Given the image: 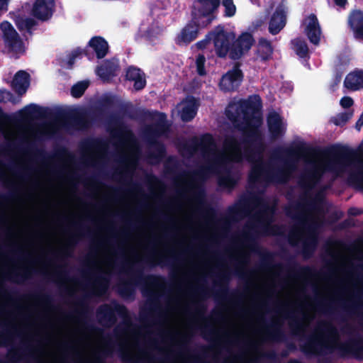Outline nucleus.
Masks as SVG:
<instances>
[{
  "instance_id": "c9c22d12",
  "label": "nucleus",
  "mask_w": 363,
  "mask_h": 363,
  "mask_svg": "<svg viewBox=\"0 0 363 363\" xmlns=\"http://www.w3.org/2000/svg\"><path fill=\"white\" fill-rule=\"evenodd\" d=\"M143 295L147 296L149 301V311L156 313L160 309L159 293L150 289H145L143 291Z\"/></svg>"
},
{
  "instance_id": "bf43d9fd",
  "label": "nucleus",
  "mask_w": 363,
  "mask_h": 363,
  "mask_svg": "<svg viewBox=\"0 0 363 363\" xmlns=\"http://www.w3.org/2000/svg\"><path fill=\"white\" fill-rule=\"evenodd\" d=\"M212 40V35H210V32L206 35V38L203 40L198 41L196 43V46L199 50H203L206 48L207 45Z\"/></svg>"
},
{
  "instance_id": "0eeeda50",
  "label": "nucleus",
  "mask_w": 363,
  "mask_h": 363,
  "mask_svg": "<svg viewBox=\"0 0 363 363\" xmlns=\"http://www.w3.org/2000/svg\"><path fill=\"white\" fill-rule=\"evenodd\" d=\"M108 281L101 274L96 277L93 284L90 285V290L82 297L77 299L76 305L80 308L77 310L75 313L78 315L80 321L82 323L84 328L88 331H98L99 328L90 323L89 318V308L88 300L93 296H101L104 295L108 289ZM89 287V285H86Z\"/></svg>"
},
{
  "instance_id": "774afa93",
  "label": "nucleus",
  "mask_w": 363,
  "mask_h": 363,
  "mask_svg": "<svg viewBox=\"0 0 363 363\" xmlns=\"http://www.w3.org/2000/svg\"><path fill=\"white\" fill-rule=\"evenodd\" d=\"M362 213L363 211L361 209L356 207H351L348 209L347 211L348 215L352 216H357L362 214Z\"/></svg>"
},
{
  "instance_id": "8fccbe9b",
  "label": "nucleus",
  "mask_w": 363,
  "mask_h": 363,
  "mask_svg": "<svg viewBox=\"0 0 363 363\" xmlns=\"http://www.w3.org/2000/svg\"><path fill=\"white\" fill-rule=\"evenodd\" d=\"M222 5L225 8L224 16L232 17L236 12V7L233 3V0H223Z\"/></svg>"
},
{
  "instance_id": "393cba45",
  "label": "nucleus",
  "mask_w": 363,
  "mask_h": 363,
  "mask_svg": "<svg viewBox=\"0 0 363 363\" xmlns=\"http://www.w3.org/2000/svg\"><path fill=\"white\" fill-rule=\"evenodd\" d=\"M286 21V13L283 6L279 5L277 6L270 18L269 23V33L272 35L278 34L285 26Z\"/></svg>"
},
{
  "instance_id": "3c124183",
  "label": "nucleus",
  "mask_w": 363,
  "mask_h": 363,
  "mask_svg": "<svg viewBox=\"0 0 363 363\" xmlns=\"http://www.w3.org/2000/svg\"><path fill=\"white\" fill-rule=\"evenodd\" d=\"M6 185L11 189L8 194H0V200L7 201L11 199L16 198L18 194V189L14 186L13 183L9 181Z\"/></svg>"
},
{
  "instance_id": "f03ea898",
  "label": "nucleus",
  "mask_w": 363,
  "mask_h": 363,
  "mask_svg": "<svg viewBox=\"0 0 363 363\" xmlns=\"http://www.w3.org/2000/svg\"><path fill=\"white\" fill-rule=\"evenodd\" d=\"M343 310L348 316H357L363 320V301H352L343 306ZM337 329L328 322L321 323L317 333L309 335L306 342L301 347V350L306 354L325 355L332 354L335 350L340 357L351 355L363 356V339L360 337L352 338L344 343L338 342Z\"/></svg>"
},
{
  "instance_id": "4468645a",
  "label": "nucleus",
  "mask_w": 363,
  "mask_h": 363,
  "mask_svg": "<svg viewBox=\"0 0 363 363\" xmlns=\"http://www.w3.org/2000/svg\"><path fill=\"white\" fill-rule=\"evenodd\" d=\"M243 79L240 64L235 62L233 68L222 76L219 82L220 89L225 92L234 91L241 85Z\"/></svg>"
},
{
  "instance_id": "69168bd1",
  "label": "nucleus",
  "mask_w": 363,
  "mask_h": 363,
  "mask_svg": "<svg viewBox=\"0 0 363 363\" xmlns=\"http://www.w3.org/2000/svg\"><path fill=\"white\" fill-rule=\"evenodd\" d=\"M318 308L320 311H323L327 313H333V307L330 305H327L323 302H318L317 304Z\"/></svg>"
},
{
  "instance_id": "f8f14e48",
  "label": "nucleus",
  "mask_w": 363,
  "mask_h": 363,
  "mask_svg": "<svg viewBox=\"0 0 363 363\" xmlns=\"http://www.w3.org/2000/svg\"><path fill=\"white\" fill-rule=\"evenodd\" d=\"M216 55L220 58H225L228 54L230 55L232 44L235 35L233 33L228 32L224 26L218 25L210 31Z\"/></svg>"
},
{
  "instance_id": "aec40b11",
  "label": "nucleus",
  "mask_w": 363,
  "mask_h": 363,
  "mask_svg": "<svg viewBox=\"0 0 363 363\" xmlns=\"http://www.w3.org/2000/svg\"><path fill=\"white\" fill-rule=\"evenodd\" d=\"M306 24L304 32L309 41L313 45H318L320 40L321 29L315 14L311 13L303 22Z\"/></svg>"
},
{
  "instance_id": "1a4fd4ad",
  "label": "nucleus",
  "mask_w": 363,
  "mask_h": 363,
  "mask_svg": "<svg viewBox=\"0 0 363 363\" xmlns=\"http://www.w3.org/2000/svg\"><path fill=\"white\" fill-rule=\"evenodd\" d=\"M101 113L100 109L75 108L69 112H60L57 116L67 121L65 125L78 130H87L92 126Z\"/></svg>"
},
{
  "instance_id": "58836bf2",
  "label": "nucleus",
  "mask_w": 363,
  "mask_h": 363,
  "mask_svg": "<svg viewBox=\"0 0 363 363\" xmlns=\"http://www.w3.org/2000/svg\"><path fill=\"white\" fill-rule=\"evenodd\" d=\"M291 44L292 49L299 57L306 58L308 57V47L303 39L296 38L291 41Z\"/></svg>"
},
{
  "instance_id": "2f4dec72",
  "label": "nucleus",
  "mask_w": 363,
  "mask_h": 363,
  "mask_svg": "<svg viewBox=\"0 0 363 363\" xmlns=\"http://www.w3.org/2000/svg\"><path fill=\"white\" fill-rule=\"evenodd\" d=\"M238 180L239 177L235 176L230 169H227L224 174L218 177V184L220 187L231 191L237 186Z\"/></svg>"
},
{
  "instance_id": "6ab92c4d",
  "label": "nucleus",
  "mask_w": 363,
  "mask_h": 363,
  "mask_svg": "<svg viewBox=\"0 0 363 363\" xmlns=\"http://www.w3.org/2000/svg\"><path fill=\"white\" fill-rule=\"evenodd\" d=\"M72 226L76 228L77 232L71 234L66 246L60 252L55 255V258L58 260L63 261L65 258L71 257L74 248L77 245L79 238L84 235V232L86 230L85 226L77 223H72Z\"/></svg>"
},
{
  "instance_id": "f704fd0d",
  "label": "nucleus",
  "mask_w": 363,
  "mask_h": 363,
  "mask_svg": "<svg viewBox=\"0 0 363 363\" xmlns=\"http://www.w3.org/2000/svg\"><path fill=\"white\" fill-rule=\"evenodd\" d=\"M171 255H172V252H169ZM145 262L150 264L152 266L155 265H170L174 264V262H179V258L174 255H171L170 257L163 256L161 255H156L153 253L147 257Z\"/></svg>"
},
{
  "instance_id": "864d4df0",
  "label": "nucleus",
  "mask_w": 363,
  "mask_h": 363,
  "mask_svg": "<svg viewBox=\"0 0 363 363\" xmlns=\"http://www.w3.org/2000/svg\"><path fill=\"white\" fill-rule=\"evenodd\" d=\"M206 57L203 54H199L196 59V71L199 75L204 76L206 74L205 69Z\"/></svg>"
},
{
  "instance_id": "5701e85b",
  "label": "nucleus",
  "mask_w": 363,
  "mask_h": 363,
  "mask_svg": "<svg viewBox=\"0 0 363 363\" xmlns=\"http://www.w3.org/2000/svg\"><path fill=\"white\" fill-rule=\"evenodd\" d=\"M347 24L353 31L355 38L363 40V11L359 9L351 11L348 16Z\"/></svg>"
},
{
  "instance_id": "cd10ccee",
  "label": "nucleus",
  "mask_w": 363,
  "mask_h": 363,
  "mask_svg": "<svg viewBox=\"0 0 363 363\" xmlns=\"http://www.w3.org/2000/svg\"><path fill=\"white\" fill-rule=\"evenodd\" d=\"M30 74L24 70H19L15 74L12 87L18 95L22 96L26 92L30 86Z\"/></svg>"
},
{
  "instance_id": "c756f323",
  "label": "nucleus",
  "mask_w": 363,
  "mask_h": 363,
  "mask_svg": "<svg viewBox=\"0 0 363 363\" xmlns=\"http://www.w3.org/2000/svg\"><path fill=\"white\" fill-rule=\"evenodd\" d=\"M88 46L93 49L98 59L104 58L108 54L109 48L108 42L101 36L92 37Z\"/></svg>"
},
{
  "instance_id": "473e14b6",
  "label": "nucleus",
  "mask_w": 363,
  "mask_h": 363,
  "mask_svg": "<svg viewBox=\"0 0 363 363\" xmlns=\"http://www.w3.org/2000/svg\"><path fill=\"white\" fill-rule=\"evenodd\" d=\"M287 306L288 305L286 304H280L278 307L279 312L284 314L285 318L289 319V326L291 330L296 334L300 333L301 332L303 331L304 326L301 320L294 315V312L286 311V308Z\"/></svg>"
},
{
  "instance_id": "ea45409f",
  "label": "nucleus",
  "mask_w": 363,
  "mask_h": 363,
  "mask_svg": "<svg viewBox=\"0 0 363 363\" xmlns=\"http://www.w3.org/2000/svg\"><path fill=\"white\" fill-rule=\"evenodd\" d=\"M195 99L192 97L188 104L183 107L181 113V118L183 121L189 122L196 115L197 108L195 106Z\"/></svg>"
},
{
  "instance_id": "bb28decb",
  "label": "nucleus",
  "mask_w": 363,
  "mask_h": 363,
  "mask_svg": "<svg viewBox=\"0 0 363 363\" xmlns=\"http://www.w3.org/2000/svg\"><path fill=\"white\" fill-rule=\"evenodd\" d=\"M225 163L223 157H216L206 165L201 167L194 172V175L200 180L204 181L211 174L218 172L219 168Z\"/></svg>"
},
{
  "instance_id": "7ed1b4c3",
  "label": "nucleus",
  "mask_w": 363,
  "mask_h": 363,
  "mask_svg": "<svg viewBox=\"0 0 363 363\" xmlns=\"http://www.w3.org/2000/svg\"><path fill=\"white\" fill-rule=\"evenodd\" d=\"M250 204L259 207L260 210L257 213L256 223L246 225L245 228L248 230L244 231L241 237L247 247L253 252L260 254L262 262L259 267L261 269H266L272 266L274 257L272 253L269 251H265L264 253L259 252L260 246L256 240L255 234L263 236L281 235L284 233V228L282 225H271L274 210L262 199L257 196L245 198L230 206L228 210L229 217L233 220L243 218L250 212Z\"/></svg>"
},
{
  "instance_id": "e433bc0d",
  "label": "nucleus",
  "mask_w": 363,
  "mask_h": 363,
  "mask_svg": "<svg viewBox=\"0 0 363 363\" xmlns=\"http://www.w3.org/2000/svg\"><path fill=\"white\" fill-rule=\"evenodd\" d=\"M117 65L111 61H106L104 64L97 67V74L103 79H108L115 76Z\"/></svg>"
},
{
  "instance_id": "f257e3e1",
  "label": "nucleus",
  "mask_w": 363,
  "mask_h": 363,
  "mask_svg": "<svg viewBox=\"0 0 363 363\" xmlns=\"http://www.w3.org/2000/svg\"><path fill=\"white\" fill-rule=\"evenodd\" d=\"M260 106L261 99L259 95H254L253 99L250 97L248 99H240L237 103L229 104L225 109L226 117L235 129L242 132V143L245 147L242 152L240 143L233 135L225 138L224 145L232 150L235 162H242L245 158L253 163L248 175L250 184L259 183L262 180L267 183L284 184L296 169L298 157L306 159L315 157L320 153V150L305 143H300L294 147L284 150L288 159L284 161L283 167L276 170L271 169L269 165L261 159L264 149L262 134L259 129L262 119L255 115Z\"/></svg>"
},
{
  "instance_id": "423d86ee",
  "label": "nucleus",
  "mask_w": 363,
  "mask_h": 363,
  "mask_svg": "<svg viewBox=\"0 0 363 363\" xmlns=\"http://www.w3.org/2000/svg\"><path fill=\"white\" fill-rule=\"evenodd\" d=\"M158 121L145 127L143 130L144 138L149 147L146 159L148 163L156 164L160 163L167 155L165 145L158 138L167 135L169 132V125L167 123V115L157 112Z\"/></svg>"
},
{
  "instance_id": "20e7f679",
  "label": "nucleus",
  "mask_w": 363,
  "mask_h": 363,
  "mask_svg": "<svg viewBox=\"0 0 363 363\" xmlns=\"http://www.w3.org/2000/svg\"><path fill=\"white\" fill-rule=\"evenodd\" d=\"M330 155L333 159L325 164L316 162L313 160L307 161V167L301 174L298 184L301 188L313 189L318 184L325 172L339 174L345 169V163L357 156L354 150L342 145H333L325 151Z\"/></svg>"
},
{
  "instance_id": "4d7b16f0",
  "label": "nucleus",
  "mask_w": 363,
  "mask_h": 363,
  "mask_svg": "<svg viewBox=\"0 0 363 363\" xmlns=\"http://www.w3.org/2000/svg\"><path fill=\"white\" fill-rule=\"evenodd\" d=\"M119 355L121 359L125 362H132L133 359L131 358L130 352L125 350L122 345H119Z\"/></svg>"
},
{
  "instance_id": "13d9d810",
  "label": "nucleus",
  "mask_w": 363,
  "mask_h": 363,
  "mask_svg": "<svg viewBox=\"0 0 363 363\" xmlns=\"http://www.w3.org/2000/svg\"><path fill=\"white\" fill-rule=\"evenodd\" d=\"M101 245V242H97L94 243L91 248V252L89 254V256L87 257V259L85 260L84 264L86 265H89L91 264H93V262L90 259V258L94 257L96 253L97 247Z\"/></svg>"
},
{
  "instance_id": "7c9ffc66",
  "label": "nucleus",
  "mask_w": 363,
  "mask_h": 363,
  "mask_svg": "<svg viewBox=\"0 0 363 363\" xmlns=\"http://www.w3.org/2000/svg\"><path fill=\"white\" fill-rule=\"evenodd\" d=\"M274 48L270 40L260 38L258 40L257 54L261 61L266 62L272 57Z\"/></svg>"
},
{
  "instance_id": "de8ad7c7",
  "label": "nucleus",
  "mask_w": 363,
  "mask_h": 363,
  "mask_svg": "<svg viewBox=\"0 0 363 363\" xmlns=\"http://www.w3.org/2000/svg\"><path fill=\"white\" fill-rule=\"evenodd\" d=\"M201 332L203 337L206 340H212L213 337L217 336L216 330L208 323H205L203 325L200 327Z\"/></svg>"
},
{
  "instance_id": "a19ab883",
  "label": "nucleus",
  "mask_w": 363,
  "mask_h": 363,
  "mask_svg": "<svg viewBox=\"0 0 363 363\" xmlns=\"http://www.w3.org/2000/svg\"><path fill=\"white\" fill-rule=\"evenodd\" d=\"M288 271L290 272L294 277L297 278L310 276L313 272V269L311 267L300 266L296 262H294L293 266H290L288 268Z\"/></svg>"
},
{
  "instance_id": "a211bd4d",
  "label": "nucleus",
  "mask_w": 363,
  "mask_h": 363,
  "mask_svg": "<svg viewBox=\"0 0 363 363\" xmlns=\"http://www.w3.org/2000/svg\"><path fill=\"white\" fill-rule=\"evenodd\" d=\"M267 125L272 140H278L284 135L286 126L283 122L282 117L276 111L270 112L267 115Z\"/></svg>"
},
{
  "instance_id": "dca6fc26",
  "label": "nucleus",
  "mask_w": 363,
  "mask_h": 363,
  "mask_svg": "<svg viewBox=\"0 0 363 363\" xmlns=\"http://www.w3.org/2000/svg\"><path fill=\"white\" fill-rule=\"evenodd\" d=\"M255 40L252 33H242L232 44L230 58L234 60L240 59L252 48Z\"/></svg>"
},
{
  "instance_id": "b1692460",
  "label": "nucleus",
  "mask_w": 363,
  "mask_h": 363,
  "mask_svg": "<svg viewBox=\"0 0 363 363\" xmlns=\"http://www.w3.org/2000/svg\"><path fill=\"white\" fill-rule=\"evenodd\" d=\"M125 79L134 82L133 89L136 91L143 89L147 84L144 72L141 69L132 65L126 69Z\"/></svg>"
},
{
  "instance_id": "ddd939ff",
  "label": "nucleus",
  "mask_w": 363,
  "mask_h": 363,
  "mask_svg": "<svg viewBox=\"0 0 363 363\" xmlns=\"http://www.w3.org/2000/svg\"><path fill=\"white\" fill-rule=\"evenodd\" d=\"M216 148V140L213 135L209 133L201 135L199 138L194 137L189 143H185L182 146V150L189 155H193L200 150L204 157L213 154Z\"/></svg>"
},
{
  "instance_id": "6e6552de",
  "label": "nucleus",
  "mask_w": 363,
  "mask_h": 363,
  "mask_svg": "<svg viewBox=\"0 0 363 363\" xmlns=\"http://www.w3.org/2000/svg\"><path fill=\"white\" fill-rule=\"evenodd\" d=\"M161 281H164L163 277L153 274L144 276L143 269H137L131 270L128 279L118 284L117 289L122 297H130L134 294L135 286L139 284L144 283L152 286L160 287Z\"/></svg>"
},
{
  "instance_id": "4be33fe9",
  "label": "nucleus",
  "mask_w": 363,
  "mask_h": 363,
  "mask_svg": "<svg viewBox=\"0 0 363 363\" xmlns=\"http://www.w3.org/2000/svg\"><path fill=\"white\" fill-rule=\"evenodd\" d=\"M0 28L3 32L4 40L8 47L12 50L21 47L22 40L10 22L4 21L0 25Z\"/></svg>"
},
{
  "instance_id": "680f3d73",
  "label": "nucleus",
  "mask_w": 363,
  "mask_h": 363,
  "mask_svg": "<svg viewBox=\"0 0 363 363\" xmlns=\"http://www.w3.org/2000/svg\"><path fill=\"white\" fill-rule=\"evenodd\" d=\"M205 196V192L203 189H201L198 191H194L193 193V199L195 201H196L199 204H203V198Z\"/></svg>"
},
{
  "instance_id": "f3484780",
  "label": "nucleus",
  "mask_w": 363,
  "mask_h": 363,
  "mask_svg": "<svg viewBox=\"0 0 363 363\" xmlns=\"http://www.w3.org/2000/svg\"><path fill=\"white\" fill-rule=\"evenodd\" d=\"M208 26L199 19L194 21V16H191V20L182 29L177 37L179 42L189 44L198 37L199 30Z\"/></svg>"
},
{
  "instance_id": "79ce46f5",
  "label": "nucleus",
  "mask_w": 363,
  "mask_h": 363,
  "mask_svg": "<svg viewBox=\"0 0 363 363\" xmlns=\"http://www.w3.org/2000/svg\"><path fill=\"white\" fill-rule=\"evenodd\" d=\"M353 116V111L340 113L333 116L330 121L337 126H344Z\"/></svg>"
},
{
  "instance_id": "c03bdc74",
  "label": "nucleus",
  "mask_w": 363,
  "mask_h": 363,
  "mask_svg": "<svg viewBox=\"0 0 363 363\" xmlns=\"http://www.w3.org/2000/svg\"><path fill=\"white\" fill-rule=\"evenodd\" d=\"M16 25L20 31L26 30L31 34V30L36 25V21L31 18H19L16 21Z\"/></svg>"
},
{
  "instance_id": "09e8293b",
  "label": "nucleus",
  "mask_w": 363,
  "mask_h": 363,
  "mask_svg": "<svg viewBox=\"0 0 363 363\" xmlns=\"http://www.w3.org/2000/svg\"><path fill=\"white\" fill-rule=\"evenodd\" d=\"M3 326H6V329L0 333V346H7L12 342L13 333L8 328V325L4 324Z\"/></svg>"
},
{
  "instance_id": "603ef678",
  "label": "nucleus",
  "mask_w": 363,
  "mask_h": 363,
  "mask_svg": "<svg viewBox=\"0 0 363 363\" xmlns=\"http://www.w3.org/2000/svg\"><path fill=\"white\" fill-rule=\"evenodd\" d=\"M196 315L202 320L207 321L208 318L204 316L206 311V306L200 301H196L193 303Z\"/></svg>"
},
{
  "instance_id": "052dcab7",
  "label": "nucleus",
  "mask_w": 363,
  "mask_h": 363,
  "mask_svg": "<svg viewBox=\"0 0 363 363\" xmlns=\"http://www.w3.org/2000/svg\"><path fill=\"white\" fill-rule=\"evenodd\" d=\"M69 55H71L72 57H74L75 59L82 56V55L86 56L89 59H91V54H89L88 50L85 49L83 50L79 48L74 50Z\"/></svg>"
},
{
  "instance_id": "4c0bfd02",
  "label": "nucleus",
  "mask_w": 363,
  "mask_h": 363,
  "mask_svg": "<svg viewBox=\"0 0 363 363\" xmlns=\"http://www.w3.org/2000/svg\"><path fill=\"white\" fill-rule=\"evenodd\" d=\"M113 344L110 341L106 345V349L95 354L93 360L77 359L74 363H106L105 358L112 354Z\"/></svg>"
},
{
  "instance_id": "5fc2aeb1",
  "label": "nucleus",
  "mask_w": 363,
  "mask_h": 363,
  "mask_svg": "<svg viewBox=\"0 0 363 363\" xmlns=\"http://www.w3.org/2000/svg\"><path fill=\"white\" fill-rule=\"evenodd\" d=\"M30 296L33 298L38 299L45 305H50L52 301V298L50 295L43 294V293H35L30 294Z\"/></svg>"
},
{
  "instance_id": "338daca9",
  "label": "nucleus",
  "mask_w": 363,
  "mask_h": 363,
  "mask_svg": "<svg viewBox=\"0 0 363 363\" xmlns=\"http://www.w3.org/2000/svg\"><path fill=\"white\" fill-rule=\"evenodd\" d=\"M195 293L199 296L201 299H206L209 296L208 290L203 287L196 289L195 290Z\"/></svg>"
},
{
  "instance_id": "9b49d317",
  "label": "nucleus",
  "mask_w": 363,
  "mask_h": 363,
  "mask_svg": "<svg viewBox=\"0 0 363 363\" xmlns=\"http://www.w3.org/2000/svg\"><path fill=\"white\" fill-rule=\"evenodd\" d=\"M221 0H196L194 2L191 16L194 21L201 20L208 26L216 18V12Z\"/></svg>"
},
{
  "instance_id": "39448f33",
  "label": "nucleus",
  "mask_w": 363,
  "mask_h": 363,
  "mask_svg": "<svg viewBox=\"0 0 363 363\" xmlns=\"http://www.w3.org/2000/svg\"><path fill=\"white\" fill-rule=\"evenodd\" d=\"M306 208L309 211H316L317 203L315 201H307L304 203H297L293 206L286 208V214L299 221L300 227L306 232V235L301 239L297 232H291L289 235V243L293 247L298 246V241H301V254L305 259L313 257L319 245V235L317 231L318 227L317 223L306 218L303 214L299 213L298 211Z\"/></svg>"
},
{
  "instance_id": "e2e57ef3",
  "label": "nucleus",
  "mask_w": 363,
  "mask_h": 363,
  "mask_svg": "<svg viewBox=\"0 0 363 363\" xmlns=\"http://www.w3.org/2000/svg\"><path fill=\"white\" fill-rule=\"evenodd\" d=\"M67 264H62V265H60L58 266V268L60 269L59 272H57L55 276L58 279H65L67 278V272L65 269L66 267H67Z\"/></svg>"
},
{
  "instance_id": "6e6d98bb",
  "label": "nucleus",
  "mask_w": 363,
  "mask_h": 363,
  "mask_svg": "<svg viewBox=\"0 0 363 363\" xmlns=\"http://www.w3.org/2000/svg\"><path fill=\"white\" fill-rule=\"evenodd\" d=\"M349 180L350 182L360 186L363 189V169L357 174H351L349 176Z\"/></svg>"
},
{
  "instance_id": "0e129e2a",
  "label": "nucleus",
  "mask_w": 363,
  "mask_h": 363,
  "mask_svg": "<svg viewBox=\"0 0 363 363\" xmlns=\"http://www.w3.org/2000/svg\"><path fill=\"white\" fill-rule=\"evenodd\" d=\"M354 104L353 99L350 96H343L340 100V105L344 108H350Z\"/></svg>"
},
{
  "instance_id": "412c9836",
  "label": "nucleus",
  "mask_w": 363,
  "mask_h": 363,
  "mask_svg": "<svg viewBox=\"0 0 363 363\" xmlns=\"http://www.w3.org/2000/svg\"><path fill=\"white\" fill-rule=\"evenodd\" d=\"M54 7V0H35L31 13L35 18L45 21L52 17Z\"/></svg>"
},
{
  "instance_id": "49530a36",
  "label": "nucleus",
  "mask_w": 363,
  "mask_h": 363,
  "mask_svg": "<svg viewBox=\"0 0 363 363\" xmlns=\"http://www.w3.org/2000/svg\"><path fill=\"white\" fill-rule=\"evenodd\" d=\"M105 146L103 140L99 138H90L87 139L83 143V147L87 150H101Z\"/></svg>"
},
{
  "instance_id": "a18cd8bd",
  "label": "nucleus",
  "mask_w": 363,
  "mask_h": 363,
  "mask_svg": "<svg viewBox=\"0 0 363 363\" xmlns=\"http://www.w3.org/2000/svg\"><path fill=\"white\" fill-rule=\"evenodd\" d=\"M89 82L82 81L74 84L71 88V94L74 98H80L89 86Z\"/></svg>"
},
{
  "instance_id": "72a5a7b5",
  "label": "nucleus",
  "mask_w": 363,
  "mask_h": 363,
  "mask_svg": "<svg viewBox=\"0 0 363 363\" xmlns=\"http://www.w3.org/2000/svg\"><path fill=\"white\" fill-rule=\"evenodd\" d=\"M285 337L282 330V323L279 320H273L268 326L267 330V337L272 341H281Z\"/></svg>"
},
{
  "instance_id": "c85d7f7f",
  "label": "nucleus",
  "mask_w": 363,
  "mask_h": 363,
  "mask_svg": "<svg viewBox=\"0 0 363 363\" xmlns=\"http://www.w3.org/2000/svg\"><path fill=\"white\" fill-rule=\"evenodd\" d=\"M344 86L350 91L363 89V70L356 69L350 72L344 80Z\"/></svg>"
},
{
  "instance_id": "37998d69",
  "label": "nucleus",
  "mask_w": 363,
  "mask_h": 363,
  "mask_svg": "<svg viewBox=\"0 0 363 363\" xmlns=\"http://www.w3.org/2000/svg\"><path fill=\"white\" fill-rule=\"evenodd\" d=\"M31 270L29 269H24L23 272H18L12 270L10 273L6 274V277L10 280L15 282L23 281L28 279L30 276Z\"/></svg>"
},
{
  "instance_id": "9d476101",
  "label": "nucleus",
  "mask_w": 363,
  "mask_h": 363,
  "mask_svg": "<svg viewBox=\"0 0 363 363\" xmlns=\"http://www.w3.org/2000/svg\"><path fill=\"white\" fill-rule=\"evenodd\" d=\"M96 315L99 323L104 326L110 327L115 325L117 322V315L123 319L125 325H131L128 308L117 301L99 306L96 309Z\"/></svg>"
},
{
  "instance_id": "2eb2a0df",
  "label": "nucleus",
  "mask_w": 363,
  "mask_h": 363,
  "mask_svg": "<svg viewBox=\"0 0 363 363\" xmlns=\"http://www.w3.org/2000/svg\"><path fill=\"white\" fill-rule=\"evenodd\" d=\"M230 275L228 272H224L217 276V280L214 284L218 289L213 292L216 301H227L230 298H238L240 296V294L237 291L230 292Z\"/></svg>"
},
{
  "instance_id": "a878e982",
  "label": "nucleus",
  "mask_w": 363,
  "mask_h": 363,
  "mask_svg": "<svg viewBox=\"0 0 363 363\" xmlns=\"http://www.w3.org/2000/svg\"><path fill=\"white\" fill-rule=\"evenodd\" d=\"M48 109L35 104H30L18 112L21 120L26 121L33 118H45L48 116Z\"/></svg>"
}]
</instances>
